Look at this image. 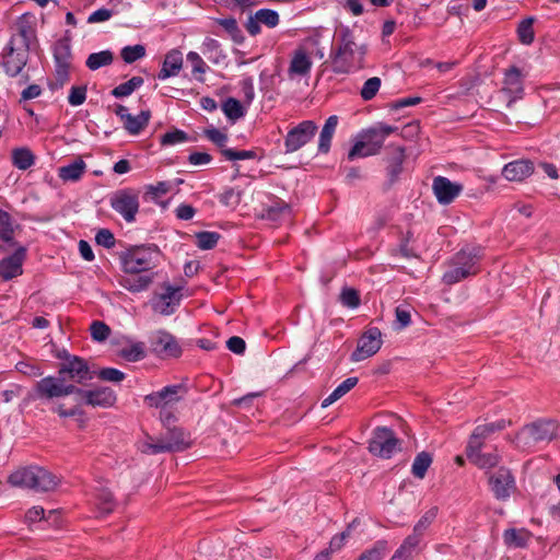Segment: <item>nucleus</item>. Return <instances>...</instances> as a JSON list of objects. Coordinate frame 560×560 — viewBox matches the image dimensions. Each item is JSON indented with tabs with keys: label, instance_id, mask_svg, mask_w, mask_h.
Masks as SVG:
<instances>
[{
	"label": "nucleus",
	"instance_id": "nucleus-50",
	"mask_svg": "<svg viewBox=\"0 0 560 560\" xmlns=\"http://www.w3.org/2000/svg\"><path fill=\"white\" fill-rule=\"evenodd\" d=\"M534 18L524 19L517 27V35L522 44L529 45L534 40Z\"/></svg>",
	"mask_w": 560,
	"mask_h": 560
},
{
	"label": "nucleus",
	"instance_id": "nucleus-23",
	"mask_svg": "<svg viewBox=\"0 0 560 560\" xmlns=\"http://www.w3.org/2000/svg\"><path fill=\"white\" fill-rule=\"evenodd\" d=\"M291 214V206L285 201L276 198L272 199L270 203L262 207L260 217L261 219L278 223L290 220Z\"/></svg>",
	"mask_w": 560,
	"mask_h": 560
},
{
	"label": "nucleus",
	"instance_id": "nucleus-32",
	"mask_svg": "<svg viewBox=\"0 0 560 560\" xmlns=\"http://www.w3.org/2000/svg\"><path fill=\"white\" fill-rule=\"evenodd\" d=\"M338 125L337 116H329L319 133L318 139V151L322 153H327L330 149V143L332 136L336 131Z\"/></svg>",
	"mask_w": 560,
	"mask_h": 560
},
{
	"label": "nucleus",
	"instance_id": "nucleus-15",
	"mask_svg": "<svg viewBox=\"0 0 560 560\" xmlns=\"http://www.w3.org/2000/svg\"><path fill=\"white\" fill-rule=\"evenodd\" d=\"M382 332L378 328H369L359 339L357 349L351 354V361L359 362L374 355L382 347Z\"/></svg>",
	"mask_w": 560,
	"mask_h": 560
},
{
	"label": "nucleus",
	"instance_id": "nucleus-29",
	"mask_svg": "<svg viewBox=\"0 0 560 560\" xmlns=\"http://www.w3.org/2000/svg\"><path fill=\"white\" fill-rule=\"evenodd\" d=\"M72 51L69 40L60 39L54 47V62L55 67L73 68Z\"/></svg>",
	"mask_w": 560,
	"mask_h": 560
},
{
	"label": "nucleus",
	"instance_id": "nucleus-5",
	"mask_svg": "<svg viewBox=\"0 0 560 560\" xmlns=\"http://www.w3.org/2000/svg\"><path fill=\"white\" fill-rule=\"evenodd\" d=\"M481 249L477 247H465L456 253L447 262V270L443 273L442 280L445 284H455L468 277L479 272Z\"/></svg>",
	"mask_w": 560,
	"mask_h": 560
},
{
	"label": "nucleus",
	"instance_id": "nucleus-37",
	"mask_svg": "<svg viewBox=\"0 0 560 560\" xmlns=\"http://www.w3.org/2000/svg\"><path fill=\"white\" fill-rule=\"evenodd\" d=\"M358 384V377H348L340 385H338L334 392L322 401V407L327 408L348 392H350Z\"/></svg>",
	"mask_w": 560,
	"mask_h": 560
},
{
	"label": "nucleus",
	"instance_id": "nucleus-12",
	"mask_svg": "<svg viewBox=\"0 0 560 560\" xmlns=\"http://www.w3.org/2000/svg\"><path fill=\"white\" fill-rule=\"evenodd\" d=\"M58 373L72 384H85L93 378V372L88 362L77 355L67 354L66 361L59 364Z\"/></svg>",
	"mask_w": 560,
	"mask_h": 560
},
{
	"label": "nucleus",
	"instance_id": "nucleus-60",
	"mask_svg": "<svg viewBox=\"0 0 560 560\" xmlns=\"http://www.w3.org/2000/svg\"><path fill=\"white\" fill-rule=\"evenodd\" d=\"M222 154L226 160L236 161V160H250L256 158L255 151L252 150H233V149H222Z\"/></svg>",
	"mask_w": 560,
	"mask_h": 560
},
{
	"label": "nucleus",
	"instance_id": "nucleus-11",
	"mask_svg": "<svg viewBox=\"0 0 560 560\" xmlns=\"http://www.w3.org/2000/svg\"><path fill=\"white\" fill-rule=\"evenodd\" d=\"M399 439L394 431L387 427H377L373 431V436L369 443V451L375 456L390 458L398 450Z\"/></svg>",
	"mask_w": 560,
	"mask_h": 560
},
{
	"label": "nucleus",
	"instance_id": "nucleus-62",
	"mask_svg": "<svg viewBox=\"0 0 560 560\" xmlns=\"http://www.w3.org/2000/svg\"><path fill=\"white\" fill-rule=\"evenodd\" d=\"M171 189V182H159L155 185L147 186V195H150L153 199H155L166 195Z\"/></svg>",
	"mask_w": 560,
	"mask_h": 560
},
{
	"label": "nucleus",
	"instance_id": "nucleus-18",
	"mask_svg": "<svg viewBox=\"0 0 560 560\" xmlns=\"http://www.w3.org/2000/svg\"><path fill=\"white\" fill-rule=\"evenodd\" d=\"M489 485L494 497L504 500L511 495L515 489V480L508 468L500 467L489 475Z\"/></svg>",
	"mask_w": 560,
	"mask_h": 560
},
{
	"label": "nucleus",
	"instance_id": "nucleus-39",
	"mask_svg": "<svg viewBox=\"0 0 560 560\" xmlns=\"http://www.w3.org/2000/svg\"><path fill=\"white\" fill-rule=\"evenodd\" d=\"M152 283V277L141 275L137 277H125L120 280V284L130 292H141L149 288Z\"/></svg>",
	"mask_w": 560,
	"mask_h": 560
},
{
	"label": "nucleus",
	"instance_id": "nucleus-4",
	"mask_svg": "<svg viewBox=\"0 0 560 560\" xmlns=\"http://www.w3.org/2000/svg\"><path fill=\"white\" fill-rule=\"evenodd\" d=\"M560 435V425L550 419H540L524 425L513 443L521 451H533L540 443H550Z\"/></svg>",
	"mask_w": 560,
	"mask_h": 560
},
{
	"label": "nucleus",
	"instance_id": "nucleus-31",
	"mask_svg": "<svg viewBox=\"0 0 560 560\" xmlns=\"http://www.w3.org/2000/svg\"><path fill=\"white\" fill-rule=\"evenodd\" d=\"M86 164L82 159H77L72 163L61 166L58 170L59 177L65 182H77L85 172Z\"/></svg>",
	"mask_w": 560,
	"mask_h": 560
},
{
	"label": "nucleus",
	"instance_id": "nucleus-49",
	"mask_svg": "<svg viewBox=\"0 0 560 560\" xmlns=\"http://www.w3.org/2000/svg\"><path fill=\"white\" fill-rule=\"evenodd\" d=\"M70 68L55 67L54 79L49 82V89L57 91L62 89L70 80Z\"/></svg>",
	"mask_w": 560,
	"mask_h": 560
},
{
	"label": "nucleus",
	"instance_id": "nucleus-8",
	"mask_svg": "<svg viewBox=\"0 0 560 560\" xmlns=\"http://www.w3.org/2000/svg\"><path fill=\"white\" fill-rule=\"evenodd\" d=\"M156 246H135L121 253L120 259L126 273L138 275L155 267L159 258Z\"/></svg>",
	"mask_w": 560,
	"mask_h": 560
},
{
	"label": "nucleus",
	"instance_id": "nucleus-16",
	"mask_svg": "<svg viewBox=\"0 0 560 560\" xmlns=\"http://www.w3.org/2000/svg\"><path fill=\"white\" fill-rule=\"evenodd\" d=\"M524 74L521 69L512 66L504 72L503 86L501 92L506 95V106L512 107L513 103L524 95Z\"/></svg>",
	"mask_w": 560,
	"mask_h": 560
},
{
	"label": "nucleus",
	"instance_id": "nucleus-30",
	"mask_svg": "<svg viewBox=\"0 0 560 560\" xmlns=\"http://www.w3.org/2000/svg\"><path fill=\"white\" fill-rule=\"evenodd\" d=\"M438 513V506H432L431 509H429L416 523L412 533L409 536L421 542L424 537V534L427 533L431 524L435 521Z\"/></svg>",
	"mask_w": 560,
	"mask_h": 560
},
{
	"label": "nucleus",
	"instance_id": "nucleus-19",
	"mask_svg": "<svg viewBox=\"0 0 560 560\" xmlns=\"http://www.w3.org/2000/svg\"><path fill=\"white\" fill-rule=\"evenodd\" d=\"M432 189L441 205H450L463 191V185L451 182L447 177L436 176L433 178Z\"/></svg>",
	"mask_w": 560,
	"mask_h": 560
},
{
	"label": "nucleus",
	"instance_id": "nucleus-59",
	"mask_svg": "<svg viewBox=\"0 0 560 560\" xmlns=\"http://www.w3.org/2000/svg\"><path fill=\"white\" fill-rule=\"evenodd\" d=\"M90 330L92 338L96 341L106 340L110 334L109 327L105 323L98 320L92 323Z\"/></svg>",
	"mask_w": 560,
	"mask_h": 560
},
{
	"label": "nucleus",
	"instance_id": "nucleus-48",
	"mask_svg": "<svg viewBox=\"0 0 560 560\" xmlns=\"http://www.w3.org/2000/svg\"><path fill=\"white\" fill-rule=\"evenodd\" d=\"M387 551V541L377 540L372 548L361 553L358 560H382Z\"/></svg>",
	"mask_w": 560,
	"mask_h": 560
},
{
	"label": "nucleus",
	"instance_id": "nucleus-40",
	"mask_svg": "<svg viewBox=\"0 0 560 560\" xmlns=\"http://www.w3.org/2000/svg\"><path fill=\"white\" fill-rule=\"evenodd\" d=\"M222 110L228 119L232 122H235L245 115V109L242 103L234 97H229L223 102Z\"/></svg>",
	"mask_w": 560,
	"mask_h": 560
},
{
	"label": "nucleus",
	"instance_id": "nucleus-26",
	"mask_svg": "<svg viewBox=\"0 0 560 560\" xmlns=\"http://www.w3.org/2000/svg\"><path fill=\"white\" fill-rule=\"evenodd\" d=\"M152 346L155 352L163 355L178 357L180 354L176 339L166 331H158L152 338Z\"/></svg>",
	"mask_w": 560,
	"mask_h": 560
},
{
	"label": "nucleus",
	"instance_id": "nucleus-2",
	"mask_svg": "<svg viewBox=\"0 0 560 560\" xmlns=\"http://www.w3.org/2000/svg\"><path fill=\"white\" fill-rule=\"evenodd\" d=\"M366 46L355 42L349 27H341L336 47L330 52L331 69L337 74H348L364 66Z\"/></svg>",
	"mask_w": 560,
	"mask_h": 560
},
{
	"label": "nucleus",
	"instance_id": "nucleus-1",
	"mask_svg": "<svg viewBox=\"0 0 560 560\" xmlns=\"http://www.w3.org/2000/svg\"><path fill=\"white\" fill-rule=\"evenodd\" d=\"M14 31L0 54V66L10 77L22 72L28 61L30 50L37 40L34 16L22 14L14 24Z\"/></svg>",
	"mask_w": 560,
	"mask_h": 560
},
{
	"label": "nucleus",
	"instance_id": "nucleus-53",
	"mask_svg": "<svg viewBox=\"0 0 560 560\" xmlns=\"http://www.w3.org/2000/svg\"><path fill=\"white\" fill-rule=\"evenodd\" d=\"M120 55L126 63H132L145 56V48L140 44L126 46L121 49Z\"/></svg>",
	"mask_w": 560,
	"mask_h": 560
},
{
	"label": "nucleus",
	"instance_id": "nucleus-51",
	"mask_svg": "<svg viewBox=\"0 0 560 560\" xmlns=\"http://www.w3.org/2000/svg\"><path fill=\"white\" fill-rule=\"evenodd\" d=\"M196 244L200 249H212L220 240V234L217 232L203 231L196 234Z\"/></svg>",
	"mask_w": 560,
	"mask_h": 560
},
{
	"label": "nucleus",
	"instance_id": "nucleus-46",
	"mask_svg": "<svg viewBox=\"0 0 560 560\" xmlns=\"http://www.w3.org/2000/svg\"><path fill=\"white\" fill-rule=\"evenodd\" d=\"M143 84V79L141 77H132L125 83L117 85L113 91L112 95L119 98L129 96Z\"/></svg>",
	"mask_w": 560,
	"mask_h": 560
},
{
	"label": "nucleus",
	"instance_id": "nucleus-38",
	"mask_svg": "<svg viewBox=\"0 0 560 560\" xmlns=\"http://www.w3.org/2000/svg\"><path fill=\"white\" fill-rule=\"evenodd\" d=\"M529 534L525 529H506L503 534L504 542L508 547L524 548L527 545Z\"/></svg>",
	"mask_w": 560,
	"mask_h": 560
},
{
	"label": "nucleus",
	"instance_id": "nucleus-47",
	"mask_svg": "<svg viewBox=\"0 0 560 560\" xmlns=\"http://www.w3.org/2000/svg\"><path fill=\"white\" fill-rule=\"evenodd\" d=\"M0 238L10 245H14L12 219L3 210H0Z\"/></svg>",
	"mask_w": 560,
	"mask_h": 560
},
{
	"label": "nucleus",
	"instance_id": "nucleus-61",
	"mask_svg": "<svg viewBox=\"0 0 560 560\" xmlns=\"http://www.w3.org/2000/svg\"><path fill=\"white\" fill-rule=\"evenodd\" d=\"M86 86H72L68 96V102L72 106L82 105L86 100Z\"/></svg>",
	"mask_w": 560,
	"mask_h": 560
},
{
	"label": "nucleus",
	"instance_id": "nucleus-25",
	"mask_svg": "<svg viewBox=\"0 0 560 560\" xmlns=\"http://www.w3.org/2000/svg\"><path fill=\"white\" fill-rule=\"evenodd\" d=\"M389 155L386 159V174L389 184H394L402 172V163L406 159L405 148L400 145H389Z\"/></svg>",
	"mask_w": 560,
	"mask_h": 560
},
{
	"label": "nucleus",
	"instance_id": "nucleus-35",
	"mask_svg": "<svg viewBox=\"0 0 560 560\" xmlns=\"http://www.w3.org/2000/svg\"><path fill=\"white\" fill-rule=\"evenodd\" d=\"M508 424H511V422H506L505 420H499L495 422L478 425L475 428L472 434L470 435V439L472 440V443H477V441L483 442L490 434L504 430Z\"/></svg>",
	"mask_w": 560,
	"mask_h": 560
},
{
	"label": "nucleus",
	"instance_id": "nucleus-44",
	"mask_svg": "<svg viewBox=\"0 0 560 560\" xmlns=\"http://www.w3.org/2000/svg\"><path fill=\"white\" fill-rule=\"evenodd\" d=\"M432 464V456L428 452L419 453L412 463V475L419 479L424 478L428 468Z\"/></svg>",
	"mask_w": 560,
	"mask_h": 560
},
{
	"label": "nucleus",
	"instance_id": "nucleus-28",
	"mask_svg": "<svg viewBox=\"0 0 560 560\" xmlns=\"http://www.w3.org/2000/svg\"><path fill=\"white\" fill-rule=\"evenodd\" d=\"M183 67V55L177 49H172L166 54L162 69L158 74L159 80H165L171 77H175L178 74Z\"/></svg>",
	"mask_w": 560,
	"mask_h": 560
},
{
	"label": "nucleus",
	"instance_id": "nucleus-7",
	"mask_svg": "<svg viewBox=\"0 0 560 560\" xmlns=\"http://www.w3.org/2000/svg\"><path fill=\"white\" fill-rule=\"evenodd\" d=\"M397 130V127L380 122L363 131L360 136L361 139L348 152V160L353 161L357 158H366L380 153L386 138Z\"/></svg>",
	"mask_w": 560,
	"mask_h": 560
},
{
	"label": "nucleus",
	"instance_id": "nucleus-42",
	"mask_svg": "<svg viewBox=\"0 0 560 560\" xmlns=\"http://www.w3.org/2000/svg\"><path fill=\"white\" fill-rule=\"evenodd\" d=\"M119 355L128 362H137L145 357V347L143 342H135L119 350Z\"/></svg>",
	"mask_w": 560,
	"mask_h": 560
},
{
	"label": "nucleus",
	"instance_id": "nucleus-34",
	"mask_svg": "<svg viewBox=\"0 0 560 560\" xmlns=\"http://www.w3.org/2000/svg\"><path fill=\"white\" fill-rule=\"evenodd\" d=\"M151 117V112L149 109L141 110L140 114L133 116L129 115L127 119L124 121V128L130 135H139L148 125Z\"/></svg>",
	"mask_w": 560,
	"mask_h": 560
},
{
	"label": "nucleus",
	"instance_id": "nucleus-24",
	"mask_svg": "<svg viewBox=\"0 0 560 560\" xmlns=\"http://www.w3.org/2000/svg\"><path fill=\"white\" fill-rule=\"evenodd\" d=\"M534 163L530 160H515L504 165L502 175L510 182H521L534 173Z\"/></svg>",
	"mask_w": 560,
	"mask_h": 560
},
{
	"label": "nucleus",
	"instance_id": "nucleus-63",
	"mask_svg": "<svg viewBox=\"0 0 560 560\" xmlns=\"http://www.w3.org/2000/svg\"><path fill=\"white\" fill-rule=\"evenodd\" d=\"M95 242L105 248L115 246V236L108 229H101L95 235Z\"/></svg>",
	"mask_w": 560,
	"mask_h": 560
},
{
	"label": "nucleus",
	"instance_id": "nucleus-9",
	"mask_svg": "<svg viewBox=\"0 0 560 560\" xmlns=\"http://www.w3.org/2000/svg\"><path fill=\"white\" fill-rule=\"evenodd\" d=\"M79 387L70 382L67 377L59 373L56 376H46L38 381L35 385V396L42 400H52L55 398L66 397L77 394Z\"/></svg>",
	"mask_w": 560,
	"mask_h": 560
},
{
	"label": "nucleus",
	"instance_id": "nucleus-20",
	"mask_svg": "<svg viewBox=\"0 0 560 560\" xmlns=\"http://www.w3.org/2000/svg\"><path fill=\"white\" fill-rule=\"evenodd\" d=\"M26 258V248L24 246H20L16 250L0 260V277L4 281H9L13 278H16L23 273V262Z\"/></svg>",
	"mask_w": 560,
	"mask_h": 560
},
{
	"label": "nucleus",
	"instance_id": "nucleus-22",
	"mask_svg": "<svg viewBox=\"0 0 560 560\" xmlns=\"http://www.w3.org/2000/svg\"><path fill=\"white\" fill-rule=\"evenodd\" d=\"M476 444L477 445H475V443H472V440L469 439L468 445L466 448V455H467L468 459L472 464H475L476 466H478L479 468H482V469H488V468L494 467L500 460L499 455L497 453H488V454L481 453V446H482L483 442L477 441Z\"/></svg>",
	"mask_w": 560,
	"mask_h": 560
},
{
	"label": "nucleus",
	"instance_id": "nucleus-13",
	"mask_svg": "<svg viewBox=\"0 0 560 560\" xmlns=\"http://www.w3.org/2000/svg\"><path fill=\"white\" fill-rule=\"evenodd\" d=\"M317 131V125L313 120H303L291 128L284 139V152L293 153L312 141Z\"/></svg>",
	"mask_w": 560,
	"mask_h": 560
},
{
	"label": "nucleus",
	"instance_id": "nucleus-55",
	"mask_svg": "<svg viewBox=\"0 0 560 560\" xmlns=\"http://www.w3.org/2000/svg\"><path fill=\"white\" fill-rule=\"evenodd\" d=\"M255 14L257 20L268 27H276L279 24V14L275 10L260 9Z\"/></svg>",
	"mask_w": 560,
	"mask_h": 560
},
{
	"label": "nucleus",
	"instance_id": "nucleus-3",
	"mask_svg": "<svg viewBox=\"0 0 560 560\" xmlns=\"http://www.w3.org/2000/svg\"><path fill=\"white\" fill-rule=\"evenodd\" d=\"M8 482L18 488L46 493L55 491L61 482L60 477L44 467L31 465L19 467L8 478Z\"/></svg>",
	"mask_w": 560,
	"mask_h": 560
},
{
	"label": "nucleus",
	"instance_id": "nucleus-43",
	"mask_svg": "<svg viewBox=\"0 0 560 560\" xmlns=\"http://www.w3.org/2000/svg\"><path fill=\"white\" fill-rule=\"evenodd\" d=\"M217 23L225 30L234 43L242 44L244 42L243 32L234 18L218 19Z\"/></svg>",
	"mask_w": 560,
	"mask_h": 560
},
{
	"label": "nucleus",
	"instance_id": "nucleus-64",
	"mask_svg": "<svg viewBox=\"0 0 560 560\" xmlns=\"http://www.w3.org/2000/svg\"><path fill=\"white\" fill-rule=\"evenodd\" d=\"M221 45L220 43L211 37H207L202 43V54L211 58L213 55L215 57H221L222 52L220 49Z\"/></svg>",
	"mask_w": 560,
	"mask_h": 560
},
{
	"label": "nucleus",
	"instance_id": "nucleus-57",
	"mask_svg": "<svg viewBox=\"0 0 560 560\" xmlns=\"http://www.w3.org/2000/svg\"><path fill=\"white\" fill-rule=\"evenodd\" d=\"M98 377L102 381L110 383H120L125 380V373L115 368H104L100 370Z\"/></svg>",
	"mask_w": 560,
	"mask_h": 560
},
{
	"label": "nucleus",
	"instance_id": "nucleus-17",
	"mask_svg": "<svg viewBox=\"0 0 560 560\" xmlns=\"http://www.w3.org/2000/svg\"><path fill=\"white\" fill-rule=\"evenodd\" d=\"M182 299L180 289L171 284L164 285V292L155 294L151 300L154 312L162 315H171L179 305Z\"/></svg>",
	"mask_w": 560,
	"mask_h": 560
},
{
	"label": "nucleus",
	"instance_id": "nucleus-54",
	"mask_svg": "<svg viewBox=\"0 0 560 560\" xmlns=\"http://www.w3.org/2000/svg\"><path fill=\"white\" fill-rule=\"evenodd\" d=\"M411 237H412V233L410 231H408L406 237L401 241L399 246L392 250V255L393 256H401L407 259L417 258L418 255L416 254L413 248L409 247V245H408Z\"/></svg>",
	"mask_w": 560,
	"mask_h": 560
},
{
	"label": "nucleus",
	"instance_id": "nucleus-36",
	"mask_svg": "<svg viewBox=\"0 0 560 560\" xmlns=\"http://www.w3.org/2000/svg\"><path fill=\"white\" fill-rule=\"evenodd\" d=\"M95 504L102 516L112 513L116 506L112 492L104 487L96 489Z\"/></svg>",
	"mask_w": 560,
	"mask_h": 560
},
{
	"label": "nucleus",
	"instance_id": "nucleus-21",
	"mask_svg": "<svg viewBox=\"0 0 560 560\" xmlns=\"http://www.w3.org/2000/svg\"><path fill=\"white\" fill-rule=\"evenodd\" d=\"M77 395H80L84 404L92 407L108 408L116 401V395L109 387H100L93 390H86L79 387Z\"/></svg>",
	"mask_w": 560,
	"mask_h": 560
},
{
	"label": "nucleus",
	"instance_id": "nucleus-41",
	"mask_svg": "<svg viewBox=\"0 0 560 560\" xmlns=\"http://www.w3.org/2000/svg\"><path fill=\"white\" fill-rule=\"evenodd\" d=\"M113 60H114V55L112 51L102 50V51L93 52V54L89 55V57L85 61V65L90 70L95 71L102 67L110 65L113 62Z\"/></svg>",
	"mask_w": 560,
	"mask_h": 560
},
{
	"label": "nucleus",
	"instance_id": "nucleus-58",
	"mask_svg": "<svg viewBox=\"0 0 560 560\" xmlns=\"http://www.w3.org/2000/svg\"><path fill=\"white\" fill-rule=\"evenodd\" d=\"M188 140V136L185 131L175 129L166 132L161 137V143L163 145H174L176 143L185 142Z\"/></svg>",
	"mask_w": 560,
	"mask_h": 560
},
{
	"label": "nucleus",
	"instance_id": "nucleus-6",
	"mask_svg": "<svg viewBox=\"0 0 560 560\" xmlns=\"http://www.w3.org/2000/svg\"><path fill=\"white\" fill-rule=\"evenodd\" d=\"M191 445L190 434L182 428H167L166 432L158 439L149 436L141 444L143 454L155 455L160 453L183 452Z\"/></svg>",
	"mask_w": 560,
	"mask_h": 560
},
{
	"label": "nucleus",
	"instance_id": "nucleus-45",
	"mask_svg": "<svg viewBox=\"0 0 560 560\" xmlns=\"http://www.w3.org/2000/svg\"><path fill=\"white\" fill-rule=\"evenodd\" d=\"M12 162L19 170H27L34 164V155L26 148L15 149L12 152Z\"/></svg>",
	"mask_w": 560,
	"mask_h": 560
},
{
	"label": "nucleus",
	"instance_id": "nucleus-56",
	"mask_svg": "<svg viewBox=\"0 0 560 560\" xmlns=\"http://www.w3.org/2000/svg\"><path fill=\"white\" fill-rule=\"evenodd\" d=\"M340 301L342 305L350 308H355L360 305L359 292L352 288H343L340 293Z\"/></svg>",
	"mask_w": 560,
	"mask_h": 560
},
{
	"label": "nucleus",
	"instance_id": "nucleus-33",
	"mask_svg": "<svg viewBox=\"0 0 560 560\" xmlns=\"http://www.w3.org/2000/svg\"><path fill=\"white\" fill-rule=\"evenodd\" d=\"M420 550V542L407 536L389 560H412Z\"/></svg>",
	"mask_w": 560,
	"mask_h": 560
},
{
	"label": "nucleus",
	"instance_id": "nucleus-27",
	"mask_svg": "<svg viewBox=\"0 0 560 560\" xmlns=\"http://www.w3.org/2000/svg\"><path fill=\"white\" fill-rule=\"evenodd\" d=\"M313 62L310 55L302 47L293 51L288 73L291 78L305 77L311 72Z\"/></svg>",
	"mask_w": 560,
	"mask_h": 560
},
{
	"label": "nucleus",
	"instance_id": "nucleus-52",
	"mask_svg": "<svg viewBox=\"0 0 560 560\" xmlns=\"http://www.w3.org/2000/svg\"><path fill=\"white\" fill-rule=\"evenodd\" d=\"M381 84H382V81L378 77H373V78L368 79L364 82V84L360 91V96L362 97V100H364V101L373 100L376 96V94L381 88Z\"/></svg>",
	"mask_w": 560,
	"mask_h": 560
},
{
	"label": "nucleus",
	"instance_id": "nucleus-10",
	"mask_svg": "<svg viewBox=\"0 0 560 560\" xmlns=\"http://www.w3.org/2000/svg\"><path fill=\"white\" fill-rule=\"evenodd\" d=\"M110 207L128 223L136 221L139 211V194L130 188L115 191L109 199Z\"/></svg>",
	"mask_w": 560,
	"mask_h": 560
},
{
	"label": "nucleus",
	"instance_id": "nucleus-14",
	"mask_svg": "<svg viewBox=\"0 0 560 560\" xmlns=\"http://www.w3.org/2000/svg\"><path fill=\"white\" fill-rule=\"evenodd\" d=\"M187 394L182 384L168 385L161 390L144 396V402L151 408L166 409L180 401Z\"/></svg>",
	"mask_w": 560,
	"mask_h": 560
}]
</instances>
